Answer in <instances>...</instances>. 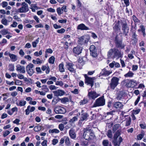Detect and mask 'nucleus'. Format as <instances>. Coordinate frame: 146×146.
I'll list each match as a JSON object with an SVG mask.
<instances>
[{
	"label": "nucleus",
	"instance_id": "34",
	"mask_svg": "<svg viewBox=\"0 0 146 146\" xmlns=\"http://www.w3.org/2000/svg\"><path fill=\"white\" fill-rule=\"evenodd\" d=\"M134 75V73H132L130 71H129L126 74L124 75L125 77H133Z\"/></svg>",
	"mask_w": 146,
	"mask_h": 146
},
{
	"label": "nucleus",
	"instance_id": "25",
	"mask_svg": "<svg viewBox=\"0 0 146 146\" xmlns=\"http://www.w3.org/2000/svg\"><path fill=\"white\" fill-rule=\"evenodd\" d=\"M70 137L72 139H74L76 137V135L73 129H70L69 132Z\"/></svg>",
	"mask_w": 146,
	"mask_h": 146
},
{
	"label": "nucleus",
	"instance_id": "43",
	"mask_svg": "<svg viewBox=\"0 0 146 146\" xmlns=\"http://www.w3.org/2000/svg\"><path fill=\"white\" fill-rule=\"evenodd\" d=\"M59 131L56 129H54L52 130H50L49 131L50 133H58L59 132Z\"/></svg>",
	"mask_w": 146,
	"mask_h": 146
},
{
	"label": "nucleus",
	"instance_id": "32",
	"mask_svg": "<svg viewBox=\"0 0 146 146\" xmlns=\"http://www.w3.org/2000/svg\"><path fill=\"white\" fill-rule=\"evenodd\" d=\"M109 142L107 140H104L102 141V144L103 146H109Z\"/></svg>",
	"mask_w": 146,
	"mask_h": 146
},
{
	"label": "nucleus",
	"instance_id": "2",
	"mask_svg": "<svg viewBox=\"0 0 146 146\" xmlns=\"http://www.w3.org/2000/svg\"><path fill=\"white\" fill-rule=\"evenodd\" d=\"M83 136L86 140H90L94 139V135L91 130L89 129L84 131Z\"/></svg>",
	"mask_w": 146,
	"mask_h": 146
},
{
	"label": "nucleus",
	"instance_id": "61",
	"mask_svg": "<svg viewBox=\"0 0 146 146\" xmlns=\"http://www.w3.org/2000/svg\"><path fill=\"white\" fill-rule=\"evenodd\" d=\"M38 109L39 110L43 111H45L46 110V108L43 107L39 106L38 107Z\"/></svg>",
	"mask_w": 146,
	"mask_h": 146
},
{
	"label": "nucleus",
	"instance_id": "31",
	"mask_svg": "<svg viewBox=\"0 0 146 146\" xmlns=\"http://www.w3.org/2000/svg\"><path fill=\"white\" fill-rule=\"evenodd\" d=\"M137 35L135 34V32L133 31L132 34V37L133 40L135 42H137Z\"/></svg>",
	"mask_w": 146,
	"mask_h": 146
},
{
	"label": "nucleus",
	"instance_id": "30",
	"mask_svg": "<svg viewBox=\"0 0 146 146\" xmlns=\"http://www.w3.org/2000/svg\"><path fill=\"white\" fill-rule=\"evenodd\" d=\"M26 102L24 101H19V104L16 103V104L17 106H24L26 104Z\"/></svg>",
	"mask_w": 146,
	"mask_h": 146
},
{
	"label": "nucleus",
	"instance_id": "40",
	"mask_svg": "<svg viewBox=\"0 0 146 146\" xmlns=\"http://www.w3.org/2000/svg\"><path fill=\"white\" fill-rule=\"evenodd\" d=\"M78 120L77 117L74 116L71 119L69 122V123H73L74 122Z\"/></svg>",
	"mask_w": 146,
	"mask_h": 146
},
{
	"label": "nucleus",
	"instance_id": "1",
	"mask_svg": "<svg viewBox=\"0 0 146 146\" xmlns=\"http://www.w3.org/2000/svg\"><path fill=\"white\" fill-rule=\"evenodd\" d=\"M123 52L115 48H111L108 52L107 56L109 58H119L122 57Z\"/></svg>",
	"mask_w": 146,
	"mask_h": 146
},
{
	"label": "nucleus",
	"instance_id": "57",
	"mask_svg": "<svg viewBox=\"0 0 146 146\" xmlns=\"http://www.w3.org/2000/svg\"><path fill=\"white\" fill-rule=\"evenodd\" d=\"M31 8H33L34 9H36V10L38 9V7L36 6V4H32L31 5Z\"/></svg>",
	"mask_w": 146,
	"mask_h": 146
},
{
	"label": "nucleus",
	"instance_id": "64",
	"mask_svg": "<svg viewBox=\"0 0 146 146\" xmlns=\"http://www.w3.org/2000/svg\"><path fill=\"white\" fill-rule=\"evenodd\" d=\"M47 140H45L41 144L43 146H47Z\"/></svg>",
	"mask_w": 146,
	"mask_h": 146
},
{
	"label": "nucleus",
	"instance_id": "53",
	"mask_svg": "<svg viewBox=\"0 0 146 146\" xmlns=\"http://www.w3.org/2000/svg\"><path fill=\"white\" fill-rule=\"evenodd\" d=\"M68 100L67 98L64 97L61 99V101L62 102L66 103L68 101Z\"/></svg>",
	"mask_w": 146,
	"mask_h": 146
},
{
	"label": "nucleus",
	"instance_id": "50",
	"mask_svg": "<svg viewBox=\"0 0 146 146\" xmlns=\"http://www.w3.org/2000/svg\"><path fill=\"white\" fill-rule=\"evenodd\" d=\"M58 128L61 131H62L64 128V124L62 123H60L58 125Z\"/></svg>",
	"mask_w": 146,
	"mask_h": 146
},
{
	"label": "nucleus",
	"instance_id": "12",
	"mask_svg": "<svg viewBox=\"0 0 146 146\" xmlns=\"http://www.w3.org/2000/svg\"><path fill=\"white\" fill-rule=\"evenodd\" d=\"M74 65L71 62L66 63V67L70 72L75 73L76 72L75 69L74 68Z\"/></svg>",
	"mask_w": 146,
	"mask_h": 146
},
{
	"label": "nucleus",
	"instance_id": "13",
	"mask_svg": "<svg viewBox=\"0 0 146 146\" xmlns=\"http://www.w3.org/2000/svg\"><path fill=\"white\" fill-rule=\"evenodd\" d=\"M54 111L57 114H63L66 112L65 109L59 106L56 107L54 108Z\"/></svg>",
	"mask_w": 146,
	"mask_h": 146
},
{
	"label": "nucleus",
	"instance_id": "10",
	"mask_svg": "<svg viewBox=\"0 0 146 146\" xmlns=\"http://www.w3.org/2000/svg\"><path fill=\"white\" fill-rule=\"evenodd\" d=\"M115 42L116 47L120 48L121 49L123 48L125 46L122 44V40L118 39L117 36H116L115 38Z\"/></svg>",
	"mask_w": 146,
	"mask_h": 146
},
{
	"label": "nucleus",
	"instance_id": "8",
	"mask_svg": "<svg viewBox=\"0 0 146 146\" xmlns=\"http://www.w3.org/2000/svg\"><path fill=\"white\" fill-rule=\"evenodd\" d=\"M34 65L31 64L29 63L26 66V71L27 74L30 76H32L34 73L33 69Z\"/></svg>",
	"mask_w": 146,
	"mask_h": 146
},
{
	"label": "nucleus",
	"instance_id": "38",
	"mask_svg": "<svg viewBox=\"0 0 146 146\" xmlns=\"http://www.w3.org/2000/svg\"><path fill=\"white\" fill-rule=\"evenodd\" d=\"M41 90L45 92H48L49 90L48 88L46 85L42 86V87Z\"/></svg>",
	"mask_w": 146,
	"mask_h": 146
},
{
	"label": "nucleus",
	"instance_id": "5",
	"mask_svg": "<svg viewBox=\"0 0 146 146\" xmlns=\"http://www.w3.org/2000/svg\"><path fill=\"white\" fill-rule=\"evenodd\" d=\"M21 7L17 10V12L19 13H25L29 11V9L27 4L25 2L21 3Z\"/></svg>",
	"mask_w": 146,
	"mask_h": 146
},
{
	"label": "nucleus",
	"instance_id": "28",
	"mask_svg": "<svg viewBox=\"0 0 146 146\" xmlns=\"http://www.w3.org/2000/svg\"><path fill=\"white\" fill-rule=\"evenodd\" d=\"M58 69L60 72H64V65L63 63L60 64L58 66Z\"/></svg>",
	"mask_w": 146,
	"mask_h": 146
},
{
	"label": "nucleus",
	"instance_id": "24",
	"mask_svg": "<svg viewBox=\"0 0 146 146\" xmlns=\"http://www.w3.org/2000/svg\"><path fill=\"white\" fill-rule=\"evenodd\" d=\"M126 94L125 92V91H120L116 98V99L118 100H120L122 99V97L124 96Z\"/></svg>",
	"mask_w": 146,
	"mask_h": 146
},
{
	"label": "nucleus",
	"instance_id": "9",
	"mask_svg": "<svg viewBox=\"0 0 146 146\" xmlns=\"http://www.w3.org/2000/svg\"><path fill=\"white\" fill-rule=\"evenodd\" d=\"M85 78V83L87 85H90L92 87L94 84V77L90 78L86 74L84 75Z\"/></svg>",
	"mask_w": 146,
	"mask_h": 146
},
{
	"label": "nucleus",
	"instance_id": "21",
	"mask_svg": "<svg viewBox=\"0 0 146 146\" xmlns=\"http://www.w3.org/2000/svg\"><path fill=\"white\" fill-rule=\"evenodd\" d=\"M113 106L116 108L121 109L123 108V105L121 102H114Z\"/></svg>",
	"mask_w": 146,
	"mask_h": 146
},
{
	"label": "nucleus",
	"instance_id": "11",
	"mask_svg": "<svg viewBox=\"0 0 146 146\" xmlns=\"http://www.w3.org/2000/svg\"><path fill=\"white\" fill-rule=\"evenodd\" d=\"M89 41L88 37L86 36H83L78 38V43L80 44H84L87 43Z\"/></svg>",
	"mask_w": 146,
	"mask_h": 146
},
{
	"label": "nucleus",
	"instance_id": "58",
	"mask_svg": "<svg viewBox=\"0 0 146 146\" xmlns=\"http://www.w3.org/2000/svg\"><path fill=\"white\" fill-rule=\"evenodd\" d=\"M10 133V132L9 131L6 130L3 133V136L4 137H5L8 135Z\"/></svg>",
	"mask_w": 146,
	"mask_h": 146
},
{
	"label": "nucleus",
	"instance_id": "14",
	"mask_svg": "<svg viewBox=\"0 0 146 146\" xmlns=\"http://www.w3.org/2000/svg\"><path fill=\"white\" fill-rule=\"evenodd\" d=\"M112 73L111 70H108L106 68H104L102 70L100 73L99 77H100L101 76H108L110 74Z\"/></svg>",
	"mask_w": 146,
	"mask_h": 146
},
{
	"label": "nucleus",
	"instance_id": "48",
	"mask_svg": "<svg viewBox=\"0 0 146 146\" xmlns=\"http://www.w3.org/2000/svg\"><path fill=\"white\" fill-rule=\"evenodd\" d=\"M31 106H29L27 107V108L25 110V114L26 115H28L29 114L30 112V108Z\"/></svg>",
	"mask_w": 146,
	"mask_h": 146
},
{
	"label": "nucleus",
	"instance_id": "54",
	"mask_svg": "<svg viewBox=\"0 0 146 146\" xmlns=\"http://www.w3.org/2000/svg\"><path fill=\"white\" fill-rule=\"evenodd\" d=\"M65 143L68 145H69L70 144V141H69V139L68 137H67L65 139Z\"/></svg>",
	"mask_w": 146,
	"mask_h": 146
},
{
	"label": "nucleus",
	"instance_id": "44",
	"mask_svg": "<svg viewBox=\"0 0 146 146\" xmlns=\"http://www.w3.org/2000/svg\"><path fill=\"white\" fill-rule=\"evenodd\" d=\"M41 129V126L37 125L34 128V130L36 132L40 131Z\"/></svg>",
	"mask_w": 146,
	"mask_h": 146
},
{
	"label": "nucleus",
	"instance_id": "39",
	"mask_svg": "<svg viewBox=\"0 0 146 146\" xmlns=\"http://www.w3.org/2000/svg\"><path fill=\"white\" fill-rule=\"evenodd\" d=\"M107 135L109 138H112L113 135L111 130L109 129L108 131Z\"/></svg>",
	"mask_w": 146,
	"mask_h": 146
},
{
	"label": "nucleus",
	"instance_id": "42",
	"mask_svg": "<svg viewBox=\"0 0 146 146\" xmlns=\"http://www.w3.org/2000/svg\"><path fill=\"white\" fill-rule=\"evenodd\" d=\"M14 80L15 81V85L20 86L22 85V82L21 81L18 80Z\"/></svg>",
	"mask_w": 146,
	"mask_h": 146
},
{
	"label": "nucleus",
	"instance_id": "23",
	"mask_svg": "<svg viewBox=\"0 0 146 146\" xmlns=\"http://www.w3.org/2000/svg\"><path fill=\"white\" fill-rule=\"evenodd\" d=\"M123 139L121 137H120L119 138L118 141H117V139H114L113 141L114 146H119L121 142L122 141Z\"/></svg>",
	"mask_w": 146,
	"mask_h": 146
},
{
	"label": "nucleus",
	"instance_id": "60",
	"mask_svg": "<svg viewBox=\"0 0 146 146\" xmlns=\"http://www.w3.org/2000/svg\"><path fill=\"white\" fill-rule=\"evenodd\" d=\"M18 78L20 79H22L24 78V76L23 75L21 74H19L17 75Z\"/></svg>",
	"mask_w": 146,
	"mask_h": 146
},
{
	"label": "nucleus",
	"instance_id": "36",
	"mask_svg": "<svg viewBox=\"0 0 146 146\" xmlns=\"http://www.w3.org/2000/svg\"><path fill=\"white\" fill-rule=\"evenodd\" d=\"M55 60V58L53 56H51L49 58L48 62L50 63L53 64L54 63Z\"/></svg>",
	"mask_w": 146,
	"mask_h": 146
},
{
	"label": "nucleus",
	"instance_id": "17",
	"mask_svg": "<svg viewBox=\"0 0 146 146\" xmlns=\"http://www.w3.org/2000/svg\"><path fill=\"white\" fill-rule=\"evenodd\" d=\"M16 70L19 72L24 74L25 72V67L24 66H21L20 64H18L16 66Z\"/></svg>",
	"mask_w": 146,
	"mask_h": 146
},
{
	"label": "nucleus",
	"instance_id": "26",
	"mask_svg": "<svg viewBox=\"0 0 146 146\" xmlns=\"http://www.w3.org/2000/svg\"><path fill=\"white\" fill-rule=\"evenodd\" d=\"M9 57L12 62H15L17 60V56L13 54H10Z\"/></svg>",
	"mask_w": 146,
	"mask_h": 146
},
{
	"label": "nucleus",
	"instance_id": "62",
	"mask_svg": "<svg viewBox=\"0 0 146 146\" xmlns=\"http://www.w3.org/2000/svg\"><path fill=\"white\" fill-rule=\"evenodd\" d=\"M58 141L57 139H54L52 141V144L54 145H55L57 143H58Z\"/></svg>",
	"mask_w": 146,
	"mask_h": 146
},
{
	"label": "nucleus",
	"instance_id": "6",
	"mask_svg": "<svg viewBox=\"0 0 146 146\" xmlns=\"http://www.w3.org/2000/svg\"><path fill=\"white\" fill-rule=\"evenodd\" d=\"M121 24L122 27V30L123 31V34L125 36H127L129 33V28L126 23L125 22H121Z\"/></svg>",
	"mask_w": 146,
	"mask_h": 146
},
{
	"label": "nucleus",
	"instance_id": "19",
	"mask_svg": "<svg viewBox=\"0 0 146 146\" xmlns=\"http://www.w3.org/2000/svg\"><path fill=\"white\" fill-rule=\"evenodd\" d=\"M54 96H61L64 95L65 93V92L62 90H57L56 91L53 92Z\"/></svg>",
	"mask_w": 146,
	"mask_h": 146
},
{
	"label": "nucleus",
	"instance_id": "52",
	"mask_svg": "<svg viewBox=\"0 0 146 146\" xmlns=\"http://www.w3.org/2000/svg\"><path fill=\"white\" fill-rule=\"evenodd\" d=\"M56 11L58 14L59 15H60L63 13L60 7L57 9Z\"/></svg>",
	"mask_w": 146,
	"mask_h": 146
},
{
	"label": "nucleus",
	"instance_id": "45",
	"mask_svg": "<svg viewBox=\"0 0 146 146\" xmlns=\"http://www.w3.org/2000/svg\"><path fill=\"white\" fill-rule=\"evenodd\" d=\"M90 52L95 51H97L95 46L94 45H92L90 46Z\"/></svg>",
	"mask_w": 146,
	"mask_h": 146
},
{
	"label": "nucleus",
	"instance_id": "16",
	"mask_svg": "<svg viewBox=\"0 0 146 146\" xmlns=\"http://www.w3.org/2000/svg\"><path fill=\"white\" fill-rule=\"evenodd\" d=\"M88 96L89 98L94 100L98 97L99 95L97 94L96 92L93 91L89 92Z\"/></svg>",
	"mask_w": 146,
	"mask_h": 146
},
{
	"label": "nucleus",
	"instance_id": "46",
	"mask_svg": "<svg viewBox=\"0 0 146 146\" xmlns=\"http://www.w3.org/2000/svg\"><path fill=\"white\" fill-rule=\"evenodd\" d=\"M14 66L13 64H10L9 65V70L10 71H13L15 70Z\"/></svg>",
	"mask_w": 146,
	"mask_h": 146
},
{
	"label": "nucleus",
	"instance_id": "22",
	"mask_svg": "<svg viewBox=\"0 0 146 146\" xmlns=\"http://www.w3.org/2000/svg\"><path fill=\"white\" fill-rule=\"evenodd\" d=\"M77 29L81 30H87L89 29V28L83 23L77 26Z\"/></svg>",
	"mask_w": 146,
	"mask_h": 146
},
{
	"label": "nucleus",
	"instance_id": "4",
	"mask_svg": "<svg viewBox=\"0 0 146 146\" xmlns=\"http://www.w3.org/2000/svg\"><path fill=\"white\" fill-rule=\"evenodd\" d=\"M119 79L116 77H113L111 80L110 84V88L113 90H114L119 84Z\"/></svg>",
	"mask_w": 146,
	"mask_h": 146
},
{
	"label": "nucleus",
	"instance_id": "33",
	"mask_svg": "<svg viewBox=\"0 0 146 146\" xmlns=\"http://www.w3.org/2000/svg\"><path fill=\"white\" fill-rule=\"evenodd\" d=\"M39 38H38L35 41L33 42L32 43V44L33 47L34 48L36 47V46L37 44L38 43Z\"/></svg>",
	"mask_w": 146,
	"mask_h": 146
},
{
	"label": "nucleus",
	"instance_id": "63",
	"mask_svg": "<svg viewBox=\"0 0 146 146\" xmlns=\"http://www.w3.org/2000/svg\"><path fill=\"white\" fill-rule=\"evenodd\" d=\"M8 3L7 2L3 1L2 3V6L3 7H5L7 6Z\"/></svg>",
	"mask_w": 146,
	"mask_h": 146
},
{
	"label": "nucleus",
	"instance_id": "37",
	"mask_svg": "<svg viewBox=\"0 0 146 146\" xmlns=\"http://www.w3.org/2000/svg\"><path fill=\"white\" fill-rule=\"evenodd\" d=\"M1 33L3 35H6L7 34H9L10 32H8L7 30L3 29L0 31Z\"/></svg>",
	"mask_w": 146,
	"mask_h": 146
},
{
	"label": "nucleus",
	"instance_id": "29",
	"mask_svg": "<svg viewBox=\"0 0 146 146\" xmlns=\"http://www.w3.org/2000/svg\"><path fill=\"white\" fill-rule=\"evenodd\" d=\"M145 132L144 131L141 132V133L139 135L137 136V139L138 140H141L143 137L145 135Z\"/></svg>",
	"mask_w": 146,
	"mask_h": 146
},
{
	"label": "nucleus",
	"instance_id": "3",
	"mask_svg": "<svg viewBox=\"0 0 146 146\" xmlns=\"http://www.w3.org/2000/svg\"><path fill=\"white\" fill-rule=\"evenodd\" d=\"M105 100L104 96H102L96 100L93 105L91 107L94 108L103 106L105 104Z\"/></svg>",
	"mask_w": 146,
	"mask_h": 146
},
{
	"label": "nucleus",
	"instance_id": "59",
	"mask_svg": "<svg viewBox=\"0 0 146 146\" xmlns=\"http://www.w3.org/2000/svg\"><path fill=\"white\" fill-rule=\"evenodd\" d=\"M17 25V23L16 22H13V24L11 25V27H16Z\"/></svg>",
	"mask_w": 146,
	"mask_h": 146
},
{
	"label": "nucleus",
	"instance_id": "56",
	"mask_svg": "<svg viewBox=\"0 0 146 146\" xmlns=\"http://www.w3.org/2000/svg\"><path fill=\"white\" fill-rule=\"evenodd\" d=\"M65 30L64 29L62 28L60 30H58L57 32L59 33H62L64 32Z\"/></svg>",
	"mask_w": 146,
	"mask_h": 146
},
{
	"label": "nucleus",
	"instance_id": "41",
	"mask_svg": "<svg viewBox=\"0 0 146 146\" xmlns=\"http://www.w3.org/2000/svg\"><path fill=\"white\" fill-rule=\"evenodd\" d=\"M120 127V125L119 124H116L113 127V130L114 131H115L117 129H119Z\"/></svg>",
	"mask_w": 146,
	"mask_h": 146
},
{
	"label": "nucleus",
	"instance_id": "35",
	"mask_svg": "<svg viewBox=\"0 0 146 146\" xmlns=\"http://www.w3.org/2000/svg\"><path fill=\"white\" fill-rule=\"evenodd\" d=\"M120 131L119 130H117L114 135L113 138L114 139H117V137L120 135Z\"/></svg>",
	"mask_w": 146,
	"mask_h": 146
},
{
	"label": "nucleus",
	"instance_id": "47",
	"mask_svg": "<svg viewBox=\"0 0 146 146\" xmlns=\"http://www.w3.org/2000/svg\"><path fill=\"white\" fill-rule=\"evenodd\" d=\"M91 55L93 57L95 58L97 56V51H95L90 52Z\"/></svg>",
	"mask_w": 146,
	"mask_h": 146
},
{
	"label": "nucleus",
	"instance_id": "27",
	"mask_svg": "<svg viewBox=\"0 0 146 146\" xmlns=\"http://www.w3.org/2000/svg\"><path fill=\"white\" fill-rule=\"evenodd\" d=\"M32 62L34 64H40L42 63L43 60H40V59L37 58L36 60H33Z\"/></svg>",
	"mask_w": 146,
	"mask_h": 146
},
{
	"label": "nucleus",
	"instance_id": "55",
	"mask_svg": "<svg viewBox=\"0 0 146 146\" xmlns=\"http://www.w3.org/2000/svg\"><path fill=\"white\" fill-rule=\"evenodd\" d=\"M131 118L130 117L128 121H126V124L125 125L126 126H127L129 125L131 123Z\"/></svg>",
	"mask_w": 146,
	"mask_h": 146
},
{
	"label": "nucleus",
	"instance_id": "18",
	"mask_svg": "<svg viewBox=\"0 0 146 146\" xmlns=\"http://www.w3.org/2000/svg\"><path fill=\"white\" fill-rule=\"evenodd\" d=\"M82 49V47L77 46L73 48V52L75 54L78 55L81 53Z\"/></svg>",
	"mask_w": 146,
	"mask_h": 146
},
{
	"label": "nucleus",
	"instance_id": "7",
	"mask_svg": "<svg viewBox=\"0 0 146 146\" xmlns=\"http://www.w3.org/2000/svg\"><path fill=\"white\" fill-rule=\"evenodd\" d=\"M123 82L126 84L125 85L127 87L129 88L134 87L137 84V81L133 80L128 81L127 80H124Z\"/></svg>",
	"mask_w": 146,
	"mask_h": 146
},
{
	"label": "nucleus",
	"instance_id": "20",
	"mask_svg": "<svg viewBox=\"0 0 146 146\" xmlns=\"http://www.w3.org/2000/svg\"><path fill=\"white\" fill-rule=\"evenodd\" d=\"M120 21H118L116 23L114 24V25L113 27V29L114 31L117 33H118V31L120 29Z\"/></svg>",
	"mask_w": 146,
	"mask_h": 146
},
{
	"label": "nucleus",
	"instance_id": "15",
	"mask_svg": "<svg viewBox=\"0 0 146 146\" xmlns=\"http://www.w3.org/2000/svg\"><path fill=\"white\" fill-rule=\"evenodd\" d=\"M88 114L86 113L82 114L81 115L80 119L79 120L78 124L80 125H81L82 123L85 120H86L88 117Z\"/></svg>",
	"mask_w": 146,
	"mask_h": 146
},
{
	"label": "nucleus",
	"instance_id": "51",
	"mask_svg": "<svg viewBox=\"0 0 146 146\" xmlns=\"http://www.w3.org/2000/svg\"><path fill=\"white\" fill-rule=\"evenodd\" d=\"M88 100H87L84 99L83 100H81V101L80 102V105L84 104H86Z\"/></svg>",
	"mask_w": 146,
	"mask_h": 146
},
{
	"label": "nucleus",
	"instance_id": "49",
	"mask_svg": "<svg viewBox=\"0 0 146 146\" xmlns=\"http://www.w3.org/2000/svg\"><path fill=\"white\" fill-rule=\"evenodd\" d=\"M1 23L4 25H7V20L5 19H2Z\"/></svg>",
	"mask_w": 146,
	"mask_h": 146
}]
</instances>
